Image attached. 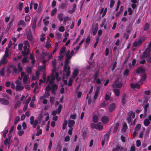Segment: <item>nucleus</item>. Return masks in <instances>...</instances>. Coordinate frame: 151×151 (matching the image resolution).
Instances as JSON below:
<instances>
[{
	"mask_svg": "<svg viewBox=\"0 0 151 151\" xmlns=\"http://www.w3.org/2000/svg\"><path fill=\"white\" fill-rule=\"evenodd\" d=\"M54 68L52 70V73L51 75L49 76H47V82H49V83L50 84H52L54 83V81L55 79V77L53 75V73H55L56 71L55 67H53Z\"/></svg>",
	"mask_w": 151,
	"mask_h": 151,
	"instance_id": "f257e3e1",
	"label": "nucleus"
},
{
	"mask_svg": "<svg viewBox=\"0 0 151 151\" xmlns=\"http://www.w3.org/2000/svg\"><path fill=\"white\" fill-rule=\"evenodd\" d=\"M99 24L98 23H96L94 26H92L91 28V30L92 31V34L94 36L96 34L98 29Z\"/></svg>",
	"mask_w": 151,
	"mask_h": 151,
	"instance_id": "f03ea898",
	"label": "nucleus"
},
{
	"mask_svg": "<svg viewBox=\"0 0 151 151\" xmlns=\"http://www.w3.org/2000/svg\"><path fill=\"white\" fill-rule=\"evenodd\" d=\"M58 88V85L57 84H53L51 86V93L55 94L56 91Z\"/></svg>",
	"mask_w": 151,
	"mask_h": 151,
	"instance_id": "7ed1b4c3",
	"label": "nucleus"
},
{
	"mask_svg": "<svg viewBox=\"0 0 151 151\" xmlns=\"http://www.w3.org/2000/svg\"><path fill=\"white\" fill-rule=\"evenodd\" d=\"M145 69L143 68L142 67H138L136 70V72L137 73L139 74L140 73H145Z\"/></svg>",
	"mask_w": 151,
	"mask_h": 151,
	"instance_id": "20e7f679",
	"label": "nucleus"
},
{
	"mask_svg": "<svg viewBox=\"0 0 151 151\" xmlns=\"http://www.w3.org/2000/svg\"><path fill=\"white\" fill-rule=\"evenodd\" d=\"M0 102L1 104L4 105H7L9 104V101L5 99L1 98L0 99Z\"/></svg>",
	"mask_w": 151,
	"mask_h": 151,
	"instance_id": "39448f33",
	"label": "nucleus"
},
{
	"mask_svg": "<svg viewBox=\"0 0 151 151\" xmlns=\"http://www.w3.org/2000/svg\"><path fill=\"white\" fill-rule=\"evenodd\" d=\"M101 120L103 123L106 124L109 121V119L107 116H104L101 117Z\"/></svg>",
	"mask_w": 151,
	"mask_h": 151,
	"instance_id": "423d86ee",
	"label": "nucleus"
},
{
	"mask_svg": "<svg viewBox=\"0 0 151 151\" xmlns=\"http://www.w3.org/2000/svg\"><path fill=\"white\" fill-rule=\"evenodd\" d=\"M63 68L64 71L66 73V75L67 77H68L70 75V68L69 66L67 67H67L66 68H64V66L63 67Z\"/></svg>",
	"mask_w": 151,
	"mask_h": 151,
	"instance_id": "0eeeda50",
	"label": "nucleus"
},
{
	"mask_svg": "<svg viewBox=\"0 0 151 151\" xmlns=\"http://www.w3.org/2000/svg\"><path fill=\"white\" fill-rule=\"evenodd\" d=\"M116 104L115 103H112L110 104L109 107V110L110 112H112L115 108Z\"/></svg>",
	"mask_w": 151,
	"mask_h": 151,
	"instance_id": "6e6552de",
	"label": "nucleus"
},
{
	"mask_svg": "<svg viewBox=\"0 0 151 151\" xmlns=\"http://www.w3.org/2000/svg\"><path fill=\"white\" fill-rule=\"evenodd\" d=\"M50 95V93L48 92H45L43 96H41L40 98V100H42L44 98H47Z\"/></svg>",
	"mask_w": 151,
	"mask_h": 151,
	"instance_id": "1a4fd4ad",
	"label": "nucleus"
},
{
	"mask_svg": "<svg viewBox=\"0 0 151 151\" xmlns=\"http://www.w3.org/2000/svg\"><path fill=\"white\" fill-rule=\"evenodd\" d=\"M111 134L110 129L104 136V139L106 140V141H108L109 140L110 135Z\"/></svg>",
	"mask_w": 151,
	"mask_h": 151,
	"instance_id": "9d476101",
	"label": "nucleus"
},
{
	"mask_svg": "<svg viewBox=\"0 0 151 151\" xmlns=\"http://www.w3.org/2000/svg\"><path fill=\"white\" fill-rule=\"evenodd\" d=\"M100 90V87L99 86L96 87V90L95 92L94 96L93 97V99L96 100L98 96Z\"/></svg>",
	"mask_w": 151,
	"mask_h": 151,
	"instance_id": "9b49d317",
	"label": "nucleus"
},
{
	"mask_svg": "<svg viewBox=\"0 0 151 151\" xmlns=\"http://www.w3.org/2000/svg\"><path fill=\"white\" fill-rule=\"evenodd\" d=\"M26 25V23L23 20H19L17 24L18 27H20L22 26V27H25Z\"/></svg>",
	"mask_w": 151,
	"mask_h": 151,
	"instance_id": "f8f14e48",
	"label": "nucleus"
},
{
	"mask_svg": "<svg viewBox=\"0 0 151 151\" xmlns=\"http://www.w3.org/2000/svg\"><path fill=\"white\" fill-rule=\"evenodd\" d=\"M8 62V60L6 58L3 57L0 60V63L1 64H6Z\"/></svg>",
	"mask_w": 151,
	"mask_h": 151,
	"instance_id": "ddd939ff",
	"label": "nucleus"
},
{
	"mask_svg": "<svg viewBox=\"0 0 151 151\" xmlns=\"http://www.w3.org/2000/svg\"><path fill=\"white\" fill-rule=\"evenodd\" d=\"M145 39L146 38L144 36L139 38L137 41L138 45L140 46L142 43L145 40Z\"/></svg>",
	"mask_w": 151,
	"mask_h": 151,
	"instance_id": "4468645a",
	"label": "nucleus"
},
{
	"mask_svg": "<svg viewBox=\"0 0 151 151\" xmlns=\"http://www.w3.org/2000/svg\"><path fill=\"white\" fill-rule=\"evenodd\" d=\"M27 38L30 41H31L33 39L32 34L31 32H29L27 33Z\"/></svg>",
	"mask_w": 151,
	"mask_h": 151,
	"instance_id": "2eb2a0df",
	"label": "nucleus"
},
{
	"mask_svg": "<svg viewBox=\"0 0 151 151\" xmlns=\"http://www.w3.org/2000/svg\"><path fill=\"white\" fill-rule=\"evenodd\" d=\"M65 50L66 48L65 46L61 48V49L59 53V55L61 57V58H63V55L62 54L63 53L65 52Z\"/></svg>",
	"mask_w": 151,
	"mask_h": 151,
	"instance_id": "dca6fc26",
	"label": "nucleus"
},
{
	"mask_svg": "<svg viewBox=\"0 0 151 151\" xmlns=\"http://www.w3.org/2000/svg\"><path fill=\"white\" fill-rule=\"evenodd\" d=\"M123 149V147L117 145L116 146V147L113 149L112 151H122Z\"/></svg>",
	"mask_w": 151,
	"mask_h": 151,
	"instance_id": "f3484780",
	"label": "nucleus"
},
{
	"mask_svg": "<svg viewBox=\"0 0 151 151\" xmlns=\"http://www.w3.org/2000/svg\"><path fill=\"white\" fill-rule=\"evenodd\" d=\"M78 70L77 69H75L72 74L73 77L74 78H76L78 75Z\"/></svg>",
	"mask_w": 151,
	"mask_h": 151,
	"instance_id": "a211bd4d",
	"label": "nucleus"
},
{
	"mask_svg": "<svg viewBox=\"0 0 151 151\" xmlns=\"http://www.w3.org/2000/svg\"><path fill=\"white\" fill-rule=\"evenodd\" d=\"M75 123V121L73 120H69L68 121V127L70 128H71L73 126V125Z\"/></svg>",
	"mask_w": 151,
	"mask_h": 151,
	"instance_id": "6ab92c4d",
	"label": "nucleus"
},
{
	"mask_svg": "<svg viewBox=\"0 0 151 151\" xmlns=\"http://www.w3.org/2000/svg\"><path fill=\"white\" fill-rule=\"evenodd\" d=\"M124 9V7L123 6H121L120 7V9L119 11L117 12L116 14V17H119V15L121 14L123 12Z\"/></svg>",
	"mask_w": 151,
	"mask_h": 151,
	"instance_id": "aec40b11",
	"label": "nucleus"
},
{
	"mask_svg": "<svg viewBox=\"0 0 151 151\" xmlns=\"http://www.w3.org/2000/svg\"><path fill=\"white\" fill-rule=\"evenodd\" d=\"M76 6V4H73V8L72 10H68V12L70 14H72L73 13L75 10Z\"/></svg>",
	"mask_w": 151,
	"mask_h": 151,
	"instance_id": "412c9836",
	"label": "nucleus"
},
{
	"mask_svg": "<svg viewBox=\"0 0 151 151\" xmlns=\"http://www.w3.org/2000/svg\"><path fill=\"white\" fill-rule=\"evenodd\" d=\"M126 97V94H124L123 95L122 99V105H124L126 103L125 99Z\"/></svg>",
	"mask_w": 151,
	"mask_h": 151,
	"instance_id": "4be33fe9",
	"label": "nucleus"
},
{
	"mask_svg": "<svg viewBox=\"0 0 151 151\" xmlns=\"http://www.w3.org/2000/svg\"><path fill=\"white\" fill-rule=\"evenodd\" d=\"M96 129H99V130L102 129H103V126L102 124L100 122H99L96 124Z\"/></svg>",
	"mask_w": 151,
	"mask_h": 151,
	"instance_id": "5701e85b",
	"label": "nucleus"
},
{
	"mask_svg": "<svg viewBox=\"0 0 151 151\" xmlns=\"http://www.w3.org/2000/svg\"><path fill=\"white\" fill-rule=\"evenodd\" d=\"M119 125V122L116 123L113 130V133H115L117 131L118 129Z\"/></svg>",
	"mask_w": 151,
	"mask_h": 151,
	"instance_id": "b1692460",
	"label": "nucleus"
},
{
	"mask_svg": "<svg viewBox=\"0 0 151 151\" xmlns=\"http://www.w3.org/2000/svg\"><path fill=\"white\" fill-rule=\"evenodd\" d=\"M24 88V87L22 86L17 85L16 86V90L17 91H19L22 90Z\"/></svg>",
	"mask_w": 151,
	"mask_h": 151,
	"instance_id": "393cba45",
	"label": "nucleus"
},
{
	"mask_svg": "<svg viewBox=\"0 0 151 151\" xmlns=\"http://www.w3.org/2000/svg\"><path fill=\"white\" fill-rule=\"evenodd\" d=\"M114 93L116 96L118 97L119 96L120 93V91L119 89L115 88L114 89Z\"/></svg>",
	"mask_w": 151,
	"mask_h": 151,
	"instance_id": "a878e982",
	"label": "nucleus"
},
{
	"mask_svg": "<svg viewBox=\"0 0 151 151\" xmlns=\"http://www.w3.org/2000/svg\"><path fill=\"white\" fill-rule=\"evenodd\" d=\"M93 121L94 123H97L98 121L99 118L97 115H93Z\"/></svg>",
	"mask_w": 151,
	"mask_h": 151,
	"instance_id": "bb28decb",
	"label": "nucleus"
},
{
	"mask_svg": "<svg viewBox=\"0 0 151 151\" xmlns=\"http://www.w3.org/2000/svg\"><path fill=\"white\" fill-rule=\"evenodd\" d=\"M62 107V105L60 104L59 105L58 108L55 111H56V112L58 114H59L60 113Z\"/></svg>",
	"mask_w": 151,
	"mask_h": 151,
	"instance_id": "cd10ccee",
	"label": "nucleus"
},
{
	"mask_svg": "<svg viewBox=\"0 0 151 151\" xmlns=\"http://www.w3.org/2000/svg\"><path fill=\"white\" fill-rule=\"evenodd\" d=\"M150 122L149 120L147 119H145L144 122V125L146 126H147L150 124Z\"/></svg>",
	"mask_w": 151,
	"mask_h": 151,
	"instance_id": "c85d7f7f",
	"label": "nucleus"
},
{
	"mask_svg": "<svg viewBox=\"0 0 151 151\" xmlns=\"http://www.w3.org/2000/svg\"><path fill=\"white\" fill-rule=\"evenodd\" d=\"M58 18L59 19L60 22H62L63 19V14L62 13L60 14L58 16Z\"/></svg>",
	"mask_w": 151,
	"mask_h": 151,
	"instance_id": "c756f323",
	"label": "nucleus"
},
{
	"mask_svg": "<svg viewBox=\"0 0 151 151\" xmlns=\"http://www.w3.org/2000/svg\"><path fill=\"white\" fill-rule=\"evenodd\" d=\"M28 81V76L27 75H25L23 78V82L24 83L26 84Z\"/></svg>",
	"mask_w": 151,
	"mask_h": 151,
	"instance_id": "7c9ffc66",
	"label": "nucleus"
},
{
	"mask_svg": "<svg viewBox=\"0 0 151 151\" xmlns=\"http://www.w3.org/2000/svg\"><path fill=\"white\" fill-rule=\"evenodd\" d=\"M23 4L22 2H19V6L18 9H19V11L21 12L22 10L23 6Z\"/></svg>",
	"mask_w": 151,
	"mask_h": 151,
	"instance_id": "2f4dec72",
	"label": "nucleus"
},
{
	"mask_svg": "<svg viewBox=\"0 0 151 151\" xmlns=\"http://www.w3.org/2000/svg\"><path fill=\"white\" fill-rule=\"evenodd\" d=\"M150 56V55L149 54H147V53L146 52H145V53H144V52L142 56V58H145Z\"/></svg>",
	"mask_w": 151,
	"mask_h": 151,
	"instance_id": "473e14b6",
	"label": "nucleus"
},
{
	"mask_svg": "<svg viewBox=\"0 0 151 151\" xmlns=\"http://www.w3.org/2000/svg\"><path fill=\"white\" fill-rule=\"evenodd\" d=\"M38 124V121L37 120H35V121H33V122H32V123L31 124L33 125V127L34 128H35L37 125Z\"/></svg>",
	"mask_w": 151,
	"mask_h": 151,
	"instance_id": "72a5a7b5",
	"label": "nucleus"
},
{
	"mask_svg": "<svg viewBox=\"0 0 151 151\" xmlns=\"http://www.w3.org/2000/svg\"><path fill=\"white\" fill-rule=\"evenodd\" d=\"M5 70V68H1L0 70V75L3 76L4 75V71Z\"/></svg>",
	"mask_w": 151,
	"mask_h": 151,
	"instance_id": "f704fd0d",
	"label": "nucleus"
},
{
	"mask_svg": "<svg viewBox=\"0 0 151 151\" xmlns=\"http://www.w3.org/2000/svg\"><path fill=\"white\" fill-rule=\"evenodd\" d=\"M130 53H129L128 54L127 56V57L126 58L125 60L123 63V64L124 65L127 62V61L130 57Z\"/></svg>",
	"mask_w": 151,
	"mask_h": 151,
	"instance_id": "c9c22d12",
	"label": "nucleus"
},
{
	"mask_svg": "<svg viewBox=\"0 0 151 151\" xmlns=\"http://www.w3.org/2000/svg\"><path fill=\"white\" fill-rule=\"evenodd\" d=\"M141 125L140 124H137L135 127L134 128V130L135 131H138L139 129H141Z\"/></svg>",
	"mask_w": 151,
	"mask_h": 151,
	"instance_id": "e433bc0d",
	"label": "nucleus"
},
{
	"mask_svg": "<svg viewBox=\"0 0 151 151\" xmlns=\"http://www.w3.org/2000/svg\"><path fill=\"white\" fill-rule=\"evenodd\" d=\"M10 67L11 68H13V71L15 73H16L17 71V69L15 67H14V65H10Z\"/></svg>",
	"mask_w": 151,
	"mask_h": 151,
	"instance_id": "4c0bfd02",
	"label": "nucleus"
},
{
	"mask_svg": "<svg viewBox=\"0 0 151 151\" xmlns=\"http://www.w3.org/2000/svg\"><path fill=\"white\" fill-rule=\"evenodd\" d=\"M90 36H88L86 40V43L87 44V45H89V44L90 41Z\"/></svg>",
	"mask_w": 151,
	"mask_h": 151,
	"instance_id": "58836bf2",
	"label": "nucleus"
},
{
	"mask_svg": "<svg viewBox=\"0 0 151 151\" xmlns=\"http://www.w3.org/2000/svg\"><path fill=\"white\" fill-rule=\"evenodd\" d=\"M149 27V24L147 23H145V25L144 30L145 31H147V29H148Z\"/></svg>",
	"mask_w": 151,
	"mask_h": 151,
	"instance_id": "ea45409f",
	"label": "nucleus"
},
{
	"mask_svg": "<svg viewBox=\"0 0 151 151\" xmlns=\"http://www.w3.org/2000/svg\"><path fill=\"white\" fill-rule=\"evenodd\" d=\"M22 53L24 55H28L29 53V50L28 49L26 52L22 51Z\"/></svg>",
	"mask_w": 151,
	"mask_h": 151,
	"instance_id": "a19ab883",
	"label": "nucleus"
},
{
	"mask_svg": "<svg viewBox=\"0 0 151 151\" xmlns=\"http://www.w3.org/2000/svg\"><path fill=\"white\" fill-rule=\"evenodd\" d=\"M18 68L19 71L20 72H21L23 70V68L21 66V63H20L18 64Z\"/></svg>",
	"mask_w": 151,
	"mask_h": 151,
	"instance_id": "79ce46f5",
	"label": "nucleus"
},
{
	"mask_svg": "<svg viewBox=\"0 0 151 151\" xmlns=\"http://www.w3.org/2000/svg\"><path fill=\"white\" fill-rule=\"evenodd\" d=\"M135 112L133 113V112L132 111H130V113L129 114V116H131H131H132V118L133 119L135 118Z\"/></svg>",
	"mask_w": 151,
	"mask_h": 151,
	"instance_id": "37998d69",
	"label": "nucleus"
},
{
	"mask_svg": "<svg viewBox=\"0 0 151 151\" xmlns=\"http://www.w3.org/2000/svg\"><path fill=\"white\" fill-rule=\"evenodd\" d=\"M151 51V49L150 48L148 47L144 51V53H145V52H146L147 53V54H149L150 55V52Z\"/></svg>",
	"mask_w": 151,
	"mask_h": 151,
	"instance_id": "c03bdc74",
	"label": "nucleus"
},
{
	"mask_svg": "<svg viewBox=\"0 0 151 151\" xmlns=\"http://www.w3.org/2000/svg\"><path fill=\"white\" fill-rule=\"evenodd\" d=\"M20 119V117L19 116H18L16 117L14 121V123L15 124H17V122L19 121Z\"/></svg>",
	"mask_w": 151,
	"mask_h": 151,
	"instance_id": "a18cd8bd",
	"label": "nucleus"
},
{
	"mask_svg": "<svg viewBox=\"0 0 151 151\" xmlns=\"http://www.w3.org/2000/svg\"><path fill=\"white\" fill-rule=\"evenodd\" d=\"M21 104V102L20 101H18L16 102L14 105V108L15 109L17 108Z\"/></svg>",
	"mask_w": 151,
	"mask_h": 151,
	"instance_id": "49530a36",
	"label": "nucleus"
},
{
	"mask_svg": "<svg viewBox=\"0 0 151 151\" xmlns=\"http://www.w3.org/2000/svg\"><path fill=\"white\" fill-rule=\"evenodd\" d=\"M37 17H35L32 21V24L36 25V23L37 21Z\"/></svg>",
	"mask_w": 151,
	"mask_h": 151,
	"instance_id": "de8ad7c7",
	"label": "nucleus"
},
{
	"mask_svg": "<svg viewBox=\"0 0 151 151\" xmlns=\"http://www.w3.org/2000/svg\"><path fill=\"white\" fill-rule=\"evenodd\" d=\"M99 73L98 72H96L94 74V80L95 81L96 79L98 77Z\"/></svg>",
	"mask_w": 151,
	"mask_h": 151,
	"instance_id": "09e8293b",
	"label": "nucleus"
},
{
	"mask_svg": "<svg viewBox=\"0 0 151 151\" xmlns=\"http://www.w3.org/2000/svg\"><path fill=\"white\" fill-rule=\"evenodd\" d=\"M55 101L54 97H51L50 98V101L52 104H54Z\"/></svg>",
	"mask_w": 151,
	"mask_h": 151,
	"instance_id": "8fccbe9b",
	"label": "nucleus"
},
{
	"mask_svg": "<svg viewBox=\"0 0 151 151\" xmlns=\"http://www.w3.org/2000/svg\"><path fill=\"white\" fill-rule=\"evenodd\" d=\"M67 121H65V122H64L63 125L62 129H65L66 127L67 126Z\"/></svg>",
	"mask_w": 151,
	"mask_h": 151,
	"instance_id": "3c124183",
	"label": "nucleus"
},
{
	"mask_svg": "<svg viewBox=\"0 0 151 151\" xmlns=\"http://www.w3.org/2000/svg\"><path fill=\"white\" fill-rule=\"evenodd\" d=\"M10 140L8 138H6L4 141V144L5 145H6L8 144L10 142Z\"/></svg>",
	"mask_w": 151,
	"mask_h": 151,
	"instance_id": "603ef678",
	"label": "nucleus"
},
{
	"mask_svg": "<svg viewBox=\"0 0 151 151\" xmlns=\"http://www.w3.org/2000/svg\"><path fill=\"white\" fill-rule=\"evenodd\" d=\"M2 96L3 97H6L8 99H10V97L6 93H3Z\"/></svg>",
	"mask_w": 151,
	"mask_h": 151,
	"instance_id": "864d4df0",
	"label": "nucleus"
},
{
	"mask_svg": "<svg viewBox=\"0 0 151 151\" xmlns=\"http://www.w3.org/2000/svg\"><path fill=\"white\" fill-rule=\"evenodd\" d=\"M115 1L114 0H111L110 1V8H112L114 6V4Z\"/></svg>",
	"mask_w": 151,
	"mask_h": 151,
	"instance_id": "5fc2aeb1",
	"label": "nucleus"
},
{
	"mask_svg": "<svg viewBox=\"0 0 151 151\" xmlns=\"http://www.w3.org/2000/svg\"><path fill=\"white\" fill-rule=\"evenodd\" d=\"M63 23L65 25L66 22L68 20V16L65 17L63 19Z\"/></svg>",
	"mask_w": 151,
	"mask_h": 151,
	"instance_id": "6e6d98bb",
	"label": "nucleus"
},
{
	"mask_svg": "<svg viewBox=\"0 0 151 151\" xmlns=\"http://www.w3.org/2000/svg\"><path fill=\"white\" fill-rule=\"evenodd\" d=\"M129 72V70L127 69L124 70L123 73V75L124 76H127Z\"/></svg>",
	"mask_w": 151,
	"mask_h": 151,
	"instance_id": "4d7b16f0",
	"label": "nucleus"
},
{
	"mask_svg": "<svg viewBox=\"0 0 151 151\" xmlns=\"http://www.w3.org/2000/svg\"><path fill=\"white\" fill-rule=\"evenodd\" d=\"M136 145L137 147H139L141 145V142L139 140L136 141Z\"/></svg>",
	"mask_w": 151,
	"mask_h": 151,
	"instance_id": "13d9d810",
	"label": "nucleus"
},
{
	"mask_svg": "<svg viewBox=\"0 0 151 151\" xmlns=\"http://www.w3.org/2000/svg\"><path fill=\"white\" fill-rule=\"evenodd\" d=\"M42 132V130L41 129H40L38 130L36 133V135L37 136H39L40 134H41Z\"/></svg>",
	"mask_w": 151,
	"mask_h": 151,
	"instance_id": "bf43d9fd",
	"label": "nucleus"
},
{
	"mask_svg": "<svg viewBox=\"0 0 151 151\" xmlns=\"http://www.w3.org/2000/svg\"><path fill=\"white\" fill-rule=\"evenodd\" d=\"M129 36V34L127 32L124 33V37H125L126 40H127L128 39Z\"/></svg>",
	"mask_w": 151,
	"mask_h": 151,
	"instance_id": "052dcab7",
	"label": "nucleus"
},
{
	"mask_svg": "<svg viewBox=\"0 0 151 151\" xmlns=\"http://www.w3.org/2000/svg\"><path fill=\"white\" fill-rule=\"evenodd\" d=\"M8 132V129H6L5 130V131L3 133V137L5 138L6 137V134Z\"/></svg>",
	"mask_w": 151,
	"mask_h": 151,
	"instance_id": "680f3d73",
	"label": "nucleus"
},
{
	"mask_svg": "<svg viewBox=\"0 0 151 151\" xmlns=\"http://www.w3.org/2000/svg\"><path fill=\"white\" fill-rule=\"evenodd\" d=\"M56 36L57 37V38L58 39H59L61 38L62 35L60 33L58 32L56 33Z\"/></svg>",
	"mask_w": 151,
	"mask_h": 151,
	"instance_id": "e2e57ef3",
	"label": "nucleus"
},
{
	"mask_svg": "<svg viewBox=\"0 0 151 151\" xmlns=\"http://www.w3.org/2000/svg\"><path fill=\"white\" fill-rule=\"evenodd\" d=\"M57 12V9L54 8L51 12V15L52 16H54L55 14Z\"/></svg>",
	"mask_w": 151,
	"mask_h": 151,
	"instance_id": "0e129e2a",
	"label": "nucleus"
},
{
	"mask_svg": "<svg viewBox=\"0 0 151 151\" xmlns=\"http://www.w3.org/2000/svg\"><path fill=\"white\" fill-rule=\"evenodd\" d=\"M26 71L28 73H30L32 72V70L30 67H28L26 69Z\"/></svg>",
	"mask_w": 151,
	"mask_h": 151,
	"instance_id": "69168bd1",
	"label": "nucleus"
},
{
	"mask_svg": "<svg viewBox=\"0 0 151 151\" xmlns=\"http://www.w3.org/2000/svg\"><path fill=\"white\" fill-rule=\"evenodd\" d=\"M30 17L29 15L26 16L25 18V20L26 22H29V21Z\"/></svg>",
	"mask_w": 151,
	"mask_h": 151,
	"instance_id": "338daca9",
	"label": "nucleus"
},
{
	"mask_svg": "<svg viewBox=\"0 0 151 151\" xmlns=\"http://www.w3.org/2000/svg\"><path fill=\"white\" fill-rule=\"evenodd\" d=\"M18 49L20 50H22L23 45L22 44L20 43L18 45Z\"/></svg>",
	"mask_w": 151,
	"mask_h": 151,
	"instance_id": "774afa93",
	"label": "nucleus"
}]
</instances>
